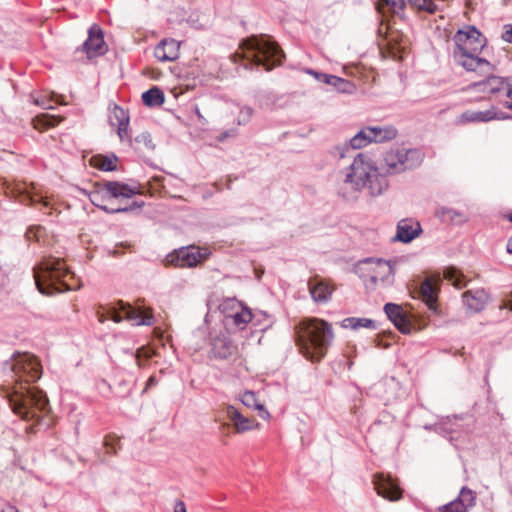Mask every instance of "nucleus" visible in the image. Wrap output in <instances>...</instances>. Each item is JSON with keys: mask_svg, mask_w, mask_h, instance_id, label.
Here are the masks:
<instances>
[{"mask_svg": "<svg viewBox=\"0 0 512 512\" xmlns=\"http://www.w3.org/2000/svg\"><path fill=\"white\" fill-rule=\"evenodd\" d=\"M68 277L73 278V274L59 258H45L34 268L35 284L43 295L71 290L72 285L66 280Z\"/></svg>", "mask_w": 512, "mask_h": 512, "instance_id": "obj_6", "label": "nucleus"}, {"mask_svg": "<svg viewBox=\"0 0 512 512\" xmlns=\"http://www.w3.org/2000/svg\"><path fill=\"white\" fill-rule=\"evenodd\" d=\"M38 122H40L44 128H49L56 126L60 121L55 116L43 114L38 117Z\"/></svg>", "mask_w": 512, "mask_h": 512, "instance_id": "obj_41", "label": "nucleus"}, {"mask_svg": "<svg viewBox=\"0 0 512 512\" xmlns=\"http://www.w3.org/2000/svg\"><path fill=\"white\" fill-rule=\"evenodd\" d=\"M407 2L418 12L434 14L438 10V6L433 0H407Z\"/></svg>", "mask_w": 512, "mask_h": 512, "instance_id": "obj_35", "label": "nucleus"}, {"mask_svg": "<svg viewBox=\"0 0 512 512\" xmlns=\"http://www.w3.org/2000/svg\"><path fill=\"white\" fill-rule=\"evenodd\" d=\"M1 512H19L14 506L8 505Z\"/></svg>", "mask_w": 512, "mask_h": 512, "instance_id": "obj_50", "label": "nucleus"}, {"mask_svg": "<svg viewBox=\"0 0 512 512\" xmlns=\"http://www.w3.org/2000/svg\"><path fill=\"white\" fill-rule=\"evenodd\" d=\"M174 512H187L185 503L181 500L176 501Z\"/></svg>", "mask_w": 512, "mask_h": 512, "instance_id": "obj_47", "label": "nucleus"}, {"mask_svg": "<svg viewBox=\"0 0 512 512\" xmlns=\"http://www.w3.org/2000/svg\"><path fill=\"white\" fill-rule=\"evenodd\" d=\"M422 232L419 222L412 219H402L397 224V232L393 238L395 241L409 243Z\"/></svg>", "mask_w": 512, "mask_h": 512, "instance_id": "obj_19", "label": "nucleus"}, {"mask_svg": "<svg viewBox=\"0 0 512 512\" xmlns=\"http://www.w3.org/2000/svg\"><path fill=\"white\" fill-rule=\"evenodd\" d=\"M155 383H156L155 377L151 376V377H149V379L147 381V386L154 385Z\"/></svg>", "mask_w": 512, "mask_h": 512, "instance_id": "obj_51", "label": "nucleus"}, {"mask_svg": "<svg viewBox=\"0 0 512 512\" xmlns=\"http://www.w3.org/2000/svg\"><path fill=\"white\" fill-rule=\"evenodd\" d=\"M210 254V250L206 247L189 245L175 249L173 252L169 253L164 263L165 266L192 268L206 261Z\"/></svg>", "mask_w": 512, "mask_h": 512, "instance_id": "obj_10", "label": "nucleus"}, {"mask_svg": "<svg viewBox=\"0 0 512 512\" xmlns=\"http://www.w3.org/2000/svg\"><path fill=\"white\" fill-rule=\"evenodd\" d=\"M253 115V109L248 106L241 107L237 116L238 125H246L250 122Z\"/></svg>", "mask_w": 512, "mask_h": 512, "instance_id": "obj_38", "label": "nucleus"}, {"mask_svg": "<svg viewBox=\"0 0 512 512\" xmlns=\"http://www.w3.org/2000/svg\"><path fill=\"white\" fill-rule=\"evenodd\" d=\"M384 312L394 326L403 334H409L412 330V324L403 310V308L395 303H386Z\"/></svg>", "mask_w": 512, "mask_h": 512, "instance_id": "obj_15", "label": "nucleus"}, {"mask_svg": "<svg viewBox=\"0 0 512 512\" xmlns=\"http://www.w3.org/2000/svg\"><path fill=\"white\" fill-rule=\"evenodd\" d=\"M491 73H479L480 75H486L485 79L477 82H473L468 86L470 91L480 92L488 94L490 96H497L501 92L508 90V77H501L493 75Z\"/></svg>", "mask_w": 512, "mask_h": 512, "instance_id": "obj_11", "label": "nucleus"}, {"mask_svg": "<svg viewBox=\"0 0 512 512\" xmlns=\"http://www.w3.org/2000/svg\"><path fill=\"white\" fill-rule=\"evenodd\" d=\"M507 218L510 222H512V212H510L508 215H507Z\"/></svg>", "mask_w": 512, "mask_h": 512, "instance_id": "obj_53", "label": "nucleus"}, {"mask_svg": "<svg viewBox=\"0 0 512 512\" xmlns=\"http://www.w3.org/2000/svg\"><path fill=\"white\" fill-rule=\"evenodd\" d=\"M117 161L118 158L115 154L95 155L91 158V165L99 170L109 172L117 170Z\"/></svg>", "mask_w": 512, "mask_h": 512, "instance_id": "obj_31", "label": "nucleus"}, {"mask_svg": "<svg viewBox=\"0 0 512 512\" xmlns=\"http://www.w3.org/2000/svg\"><path fill=\"white\" fill-rule=\"evenodd\" d=\"M365 262L375 264L373 274L370 276V279L373 283L376 284L381 282L382 284L386 285L393 283L394 269L389 262L383 261L381 259H378L375 262L372 259H367Z\"/></svg>", "mask_w": 512, "mask_h": 512, "instance_id": "obj_22", "label": "nucleus"}, {"mask_svg": "<svg viewBox=\"0 0 512 512\" xmlns=\"http://www.w3.org/2000/svg\"><path fill=\"white\" fill-rule=\"evenodd\" d=\"M343 183L352 191L367 189L371 196L381 195L388 188V180L366 153H358L349 167L345 169Z\"/></svg>", "mask_w": 512, "mask_h": 512, "instance_id": "obj_3", "label": "nucleus"}, {"mask_svg": "<svg viewBox=\"0 0 512 512\" xmlns=\"http://www.w3.org/2000/svg\"><path fill=\"white\" fill-rule=\"evenodd\" d=\"M308 285L311 297L315 302L325 303L331 298L333 289L326 282L314 279L310 280Z\"/></svg>", "mask_w": 512, "mask_h": 512, "instance_id": "obj_26", "label": "nucleus"}, {"mask_svg": "<svg viewBox=\"0 0 512 512\" xmlns=\"http://www.w3.org/2000/svg\"><path fill=\"white\" fill-rule=\"evenodd\" d=\"M423 154L418 149H391L384 156L386 173L395 175L412 170L421 165Z\"/></svg>", "mask_w": 512, "mask_h": 512, "instance_id": "obj_8", "label": "nucleus"}, {"mask_svg": "<svg viewBox=\"0 0 512 512\" xmlns=\"http://www.w3.org/2000/svg\"><path fill=\"white\" fill-rule=\"evenodd\" d=\"M368 134H370L372 142L383 143L394 139L397 135V130L391 126H375L368 127Z\"/></svg>", "mask_w": 512, "mask_h": 512, "instance_id": "obj_28", "label": "nucleus"}, {"mask_svg": "<svg viewBox=\"0 0 512 512\" xmlns=\"http://www.w3.org/2000/svg\"><path fill=\"white\" fill-rule=\"evenodd\" d=\"M510 309L512 310V305H511Z\"/></svg>", "mask_w": 512, "mask_h": 512, "instance_id": "obj_54", "label": "nucleus"}, {"mask_svg": "<svg viewBox=\"0 0 512 512\" xmlns=\"http://www.w3.org/2000/svg\"><path fill=\"white\" fill-rule=\"evenodd\" d=\"M163 91L158 87H152L142 94V101L148 107H158L164 103Z\"/></svg>", "mask_w": 512, "mask_h": 512, "instance_id": "obj_33", "label": "nucleus"}, {"mask_svg": "<svg viewBox=\"0 0 512 512\" xmlns=\"http://www.w3.org/2000/svg\"><path fill=\"white\" fill-rule=\"evenodd\" d=\"M454 48L452 58L456 65L467 72L491 73L496 67L479 56L487 45V39L473 25L459 29L452 38Z\"/></svg>", "mask_w": 512, "mask_h": 512, "instance_id": "obj_2", "label": "nucleus"}, {"mask_svg": "<svg viewBox=\"0 0 512 512\" xmlns=\"http://www.w3.org/2000/svg\"><path fill=\"white\" fill-rule=\"evenodd\" d=\"M5 366L9 369L14 383L12 392L9 394L10 406L22 419H35L36 410L45 411L49 406L46 394L37 387L31 386L41 377L40 363L34 355L23 353L13 355Z\"/></svg>", "mask_w": 512, "mask_h": 512, "instance_id": "obj_1", "label": "nucleus"}, {"mask_svg": "<svg viewBox=\"0 0 512 512\" xmlns=\"http://www.w3.org/2000/svg\"><path fill=\"white\" fill-rule=\"evenodd\" d=\"M43 233L44 228L42 226H30L25 233V237L28 241H39Z\"/></svg>", "mask_w": 512, "mask_h": 512, "instance_id": "obj_39", "label": "nucleus"}, {"mask_svg": "<svg viewBox=\"0 0 512 512\" xmlns=\"http://www.w3.org/2000/svg\"><path fill=\"white\" fill-rule=\"evenodd\" d=\"M118 440L115 437L107 436L104 440V446L106 452L109 454H115L117 452L116 444Z\"/></svg>", "mask_w": 512, "mask_h": 512, "instance_id": "obj_43", "label": "nucleus"}, {"mask_svg": "<svg viewBox=\"0 0 512 512\" xmlns=\"http://www.w3.org/2000/svg\"><path fill=\"white\" fill-rule=\"evenodd\" d=\"M418 293L420 298L427 304L429 309H435L437 301V291L429 278H426L421 283Z\"/></svg>", "mask_w": 512, "mask_h": 512, "instance_id": "obj_29", "label": "nucleus"}, {"mask_svg": "<svg viewBox=\"0 0 512 512\" xmlns=\"http://www.w3.org/2000/svg\"><path fill=\"white\" fill-rule=\"evenodd\" d=\"M229 318L232 319V323L235 327L240 330H243L246 325L251 322L253 315L251 310L242 305L237 311L234 313H229Z\"/></svg>", "mask_w": 512, "mask_h": 512, "instance_id": "obj_32", "label": "nucleus"}, {"mask_svg": "<svg viewBox=\"0 0 512 512\" xmlns=\"http://www.w3.org/2000/svg\"><path fill=\"white\" fill-rule=\"evenodd\" d=\"M225 413L237 433L251 431L259 426L258 423H255L254 419L243 416L239 410L232 405L227 406Z\"/></svg>", "mask_w": 512, "mask_h": 512, "instance_id": "obj_23", "label": "nucleus"}, {"mask_svg": "<svg viewBox=\"0 0 512 512\" xmlns=\"http://www.w3.org/2000/svg\"><path fill=\"white\" fill-rule=\"evenodd\" d=\"M139 193L140 191L136 186L119 181H104L95 183L94 189L90 191L88 196L91 203L97 208L108 214H116L139 209L144 205V202L133 201L129 206L121 207L112 205L113 199L131 198Z\"/></svg>", "mask_w": 512, "mask_h": 512, "instance_id": "obj_5", "label": "nucleus"}, {"mask_svg": "<svg viewBox=\"0 0 512 512\" xmlns=\"http://www.w3.org/2000/svg\"><path fill=\"white\" fill-rule=\"evenodd\" d=\"M501 38L505 42L512 43V23L504 25Z\"/></svg>", "mask_w": 512, "mask_h": 512, "instance_id": "obj_45", "label": "nucleus"}, {"mask_svg": "<svg viewBox=\"0 0 512 512\" xmlns=\"http://www.w3.org/2000/svg\"><path fill=\"white\" fill-rule=\"evenodd\" d=\"M236 135H237L236 129L225 130L218 136V140L223 141L227 138L235 137Z\"/></svg>", "mask_w": 512, "mask_h": 512, "instance_id": "obj_46", "label": "nucleus"}, {"mask_svg": "<svg viewBox=\"0 0 512 512\" xmlns=\"http://www.w3.org/2000/svg\"><path fill=\"white\" fill-rule=\"evenodd\" d=\"M506 96L508 98H512V76L508 77V90H507Z\"/></svg>", "mask_w": 512, "mask_h": 512, "instance_id": "obj_48", "label": "nucleus"}, {"mask_svg": "<svg viewBox=\"0 0 512 512\" xmlns=\"http://www.w3.org/2000/svg\"><path fill=\"white\" fill-rule=\"evenodd\" d=\"M372 143L370 134H368V127L363 128L360 130L355 136H353L349 144L344 143L341 145H337L333 148L331 151V154L336 156L339 155L340 158H344L346 152L352 148V149H360L362 147H365L366 145Z\"/></svg>", "mask_w": 512, "mask_h": 512, "instance_id": "obj_20", "label": "nucleus"}, {"mask_svg": "<svg viewBox=\"0 0 512 512\" xmlns=\"http://www.w3.org/2000/svg\"><path fill=\"white\" fill-rule=\"evenodd\" d=\"M241 402L248 408H252L258 411L259 416L267 420L270 418V413L265 409L264 405L258 401L255 392L245 391L241 395Z\"/></svg>", "mask_w": 512, "mask_h": 512, "instance_id": "obj_30", "label": "nucleus"}, {"mask_svg": "<svg viewBox=\"0 0 512 512\" xmlns=\"http://www.w3.org/2000/svg\"><path fill=\"white\" fill-rule=\"evenodd\" d=\"M9 284V277L6 272L0 267V297L6 292Z\"/></svg>", "mask_w": 512, "mask_h": 512, "instance_id": "obj_44", "label": "nucleus"}, {"mask_svg": "<svg viewBox=\"0 0 512 512\" xmlns=\"http://www.w3.org/2000/svg\"><path fill=\"white\" fill-rule=\"evenodd\" d=\"M135 142L137 144H142L147 149L154 148V144L152 142L151 135L148 132H142L139 135H137L135 137Z\"/></svg>", "mask_w": 512, "mask_h": 512, "instance_id": "obj_40", "label": "nucleus"}, {"mask_svg": "<svg viewBox=\"0 0 512 512\" xmlns=\"http://www.w3.org/2000/svg\"><path fill=\"white\" fill-rule=\"evenodd\" d=\"M180 42L172 38L161 40L155 47L154 56L158 61L171 62L179 58Z\"/></svg>", "mask_w": 512, "mask_h": 512, "instance_id": "obj_17", "label": "nucleus"}, {"mask_svg": "<svg viewBox=\"0 0 512 512\" xmlns=\"http://www.w3.org/2000/svg\"><path fill=\"white\" fill-rule=\"evenodd\" d=\"M110 122L112 125H117V134L121 141L129 139L128 126H129V115L128 113L118 105H115L110 116Z\"/></svg>", "mask_w": 512, "mask_h": 512, "instance_id": "obj_25", "label": "nucleus"}, {"mask_svg": "<svg viewBox=\"0 0 512 512\" xmlns=\"http://www.w3.org/2000/svg\"><path fill=\"white\" fill-rule=\"evenodd\" d=\"M445 278L450 281L455 287L461 288L465 284L462 282L463 275L460 274L456 269L449 268L445 271Z\"/></svg>", "mask_w": 512, "mask_h": 512, "instance_id": "obj_37", "label": "nucleus"}, {"mask_svg": "<svg viewBox=\"0 0 512 512\" xmlns=\"http://www.w3.org/2000/svg\"><path fill=\"white\" fill-rule=\"evenodd\" d=\"M476 504V493L468 487H462L457 498L438 507L436 512H469Z\"/></svg>", "mask_w": 512, "mask_h": 512, "instance_id": "obj_12", "label": "nucleus"}, {"mask_svg": "<svg viewBox=\"0 0 512 512\" xmlns=\"http://www.w3.org/2000/svg\"><path fill=\"white\" fill-rule=\"evenodd\" d=\"M210 353L216 359H231L238 353V347L233 340L225 334H220L211 339Z\"/></svg>", "mask_w": 512, "mask_h": 512, "instance_id": "obj_14", "label": "nucleus"}, {"mask_svg": "<svg viewBox=\"0 0 512 512\" xmlns=\"http://www.w3.org/2000/svg\"><path fill=\"white\" fill-rule=\"evenodd\" d=\"M506 251H507V253L512 254V236L509 237V239L507 241Z\"/></svg>", "mask_w": 512, "mask_h": 512, "instance_id": "obj_49", "label": "nucleus"}, {"mask_svg": "<svg viewBox=\"0 0 512 512\" xmlns=\"http://www.w3.org/2000/svg\"><path fill=\"white\" fill-rule=\"evenodd\" d=\"M383 1L395 14H398L405 7V0H383Z\"/></svg>", "mask_w": 512, "mask_h": 512, "instance_id": "obj_42", "label": "nucleus"}, {"mask_svg": "<svg viewBox=\"0 0 512 512\" xmlns=\"http://www.w3.org/2000/svg\"><path fill=\"white\" fill-rule=\"evenodd\" d=\"M308 73L314 75L318 81L333 86L338 92L352 94L356 90L355 84L347 79L314 70H308Z\"/></svg>", "mask_w": 512, "mask_h": 512, "instance_id": "obj_18", "label": "nucleus"}, {"mask_svg": "<svg viewBox=\"0 0 512 512\" xmlns=\"http://www.w3.org/2000/svg\"><path fill=\"white\" fill-rule=\"evenodd\" d=\"M243 304L236 300L235 298L225 299L219 306L222 313L225 314L226 318H229V313H234L237 311Z\"/></svg>", "mask_w": 512, "mask_h": 512, "instance_id": "obj_36", "label": "nucleus"}, {"mask_svg": "<svg viewBox=\"0 0 512 512\" xmlns=\"http://www.w3.org/2000/svg\"><path fill=\"white\" fill-rule=\"evenodd\" d=\"M505 106H506L508 109L512 110V101H511V102H507Z\"/></svg>", "mask_w": 512, "mask_h": 512, "instance_id": "obj_52", "label": "nucleus"}, {"mask_svg": "<svg viewBox=\"0 0 512 512\" xmlns=\"http://www.w3.org/2000/svg\"><path fill=\"white\" fill-rule=\"evenodd\" d=\"M332 326L318 318L305 319L297 327V345L303 356L312 362H320L332 344Z\"/></svg>", "mask_w": 512, "mask_h": 512, "instance_id": "obj_4", "label": "nucleus"}, {"mask_svg": "<svg viewBox=\"0 0 512 512\" xmlns=\"http://www.w3.org/2000/svg\"><path fill=\"white\" fill-rule=\"evenodd\" d=\"M107 314L109 315V318L116 323H120L123 319H126L137 326H151L154 323L152 309L148 308L142 310L141 308H136L130 303L122 300L111 304L107 308Z\"/></svg>", "mask_w": 512, "mask_h": 512, "instance_id": "obj_9", "label": "nucleus"}, {"mask_svg": "<svg viewBox=\"0 0 512 512\" xmlns=\"http://www.w3.org/2000/svg\"><path fill=\"white\" fill-rule=\"evenodd\" d=\"M373 483L378 495L390 501H398L402 498V489L388 475L383 473L375 474Z\"/></svg>", "mask_w": 512, "mask_h": 512, "instance_id": "obj_13", "label": "nucleus"}, {"mask_svg": "<svg viewBox=\"0 0 512 512\" xmlns=\"http://www.w3.org/2000/svg\"><path fill=\"white\" fill-rule=\"evenodd\" d=\"M104 35L103 30L98 24H93L88 30V38L82 45V50L87 53L89 57L92 55L104 53Z\"/></svg>", "mask_w": 512, "mask_h": 512, "instance_id": "obj_16", "label": "nucleus"}, {"mask_svg": "<svg viewBox=\"0 0 512 512\" xmlns=\"http://www.w3.org/2000/svg\"><path fill=\"white\" fill-rule=\"evenodd\" d=\"M503 113H498L494 107L485 111L466 110L459 118L460 123L489 122L494 119H506Z\"/></svg>", "mask_w": 512, "mask_h": 512, "instance_id": "obj_21", "label": "nucleus"}, {"mask_svg": "<svg viewBox=\"0 0 512 512\" xmlns=\"http://www.w3.org/2000/svg\"><path fill=\"white\" fill-rule=\"evenodd\" d=\"M488 300L487 293L482 290H468L463 293V302L471 312H480L484 309Z\"/></svg>", "mask_w": 512, "mask_h": 512, "instance_id": "obj_24", "label": "nucleus"}, {"mask_svg": "<svg viewBox=\"0 0 512 512\" xmlns=\"http://www.w3.org/2000/svg\"><path fill=\"white\" fill-rule=\"evenodd\" d=\"M245 58L250 64L262 66L266 71L282 64L285 57L277 42L266 35H254L242 42Z\"/></svg>", "mask_w": 512, "mask_h": 512, "instance_id": "obj_7", "label": "nucleus"}, {"mask_svg": "<svg viewBox=\"0 0 512 512\" xmlns=\"http://www.w3.org/2000/svg\"><path fill=\"white\" fill-rule=\"evenodd\" d=\"M341 326L343 328H351V329H358L361 327L364 328H374V322L371 319L368 318H356V317H348L345 318Z\"/></svg>", "mask_w": 512, "mask_h": 512, "instance_id": "obj_34", "label": "nucleus"}, {"mask_svg": "<svg viewBox=\"0 0 512 512\" xmlns=\"http://www.w3.org/2000/svg\"><path fill=\"white\" fill-rule=\"evenodd\" d=\"M436 216L444 223L455 225L463 224L468 220L464 212L449 207H439L436 210Z\"/></svg>", "mask_w": 512, "mask_h": 512, "instance_id": "obj_27", "label": "nucleus"}]
</instances>
